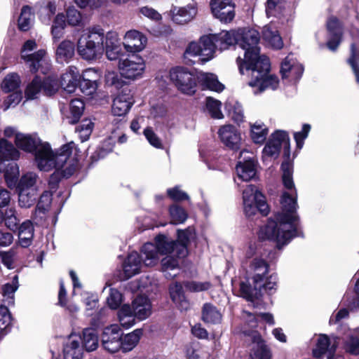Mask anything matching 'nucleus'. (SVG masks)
<instances>
[{"instance_id": "nucleus-14", "label": "nucleus", "mask_w": 359, "mask_h": 359, "mask_svg": "<svg viewBox=\"0 0 359 359\" xmlns=\"http://www.w3.org/2000/svg\"><path fill=\"white\" fill-rule=\"evenodd\" d=\"M121 330L118 325L106 327L101 336L102 346L109 353H117L121 348Z\"/></svg>"}, {"instance_id": "nucleus-30", "label": "nucleus", "mask_w": 359, "mask_h": 359, "mask_svg": "<svg viewBox=\"0 0 359 359\" xmlns=\"http://www.w3.org/2000/svg\"><path fill=\"white\" fill-rule=\"evenodd\" d=\"M170 296L172 302L181 310L187 311L190 306L189 302L186 298L182 286L179 283H174L169 287Z\"/></svg>"}, {"instance_id": "nucleus-40", "label": "nucleus", "mask_w": 359, "mask_h": 359, "mask_svg": "<svg viewBox=\"0 0 359 359\" xmlns=\"http://www.w3.org/2000/svg\"><path fill=\"white\" fill-rule=\"evenodd\" d=\"M268 128L261 121L250 124V137L255 144H262L268 135Z\"/></svg>"}, {"instance_id": "nucleus-8", "label": "nucleus", "mask_w": 359, "mask_h": 359, "mask_svg": "<svg viewBox=\"0 0 359 359\" xmlns=\"http://www.w3.org/2000/svg\"><path fill=\"white\" fill-rule=\"evenodd\" d=\"M243 203L248 217L255 215L257 211L266 216L269 212L264 196L252 184L248 185L243 191Z\"/></svg>"}, {"instance_id": "nucleus-4", "label": "nucleus", "mask_w": 359, "mask_h": 359, "mask_svg": "<svg viewBox=\"0 0 359 359\" xmlns=\"http://www.w3.org/2000/svg\"><path fill=\"white\" fill-rule=\"evenodd\" d=\"M249 269L253 287L242 282L240 284V291L241 295L255 306V301L259 300L264 292L272 294L277 290L278 276L270 270L269 264L261 257L253 258L250 263Z\"/></svg>"}, {"instance_id": "nucleus-49", "label": "nucleus", "mask_w": 359, "mask_h": 359, "mask_svg": "<svg viewBox=\"0 0 359 359\" xmlns=\"http://www.w3.org/2000/svg\"><path fill=\"white\" fill-rule=\"evenodd\" d=\"M39 177L36 173L34 172H27L22 175L18 184H16V189H38L36 183Z\"/></svg>"}, {"instance_id": "nucleus-32", "label": "nucleus", "mask_w": 359, "mask_h": 359, "mask_svg": "<svg viewBox=\"0 0 359 359\" xmlns=\"http://www.w3.org/2000/svg\"><path fill=\"white\" fill-rule=\"evenodd\" d=\"M199 43L202 49V60L207 62L213 58L216 49L217 43L214 35H205L200 38Z\"/></svg>"}, {"instance_id": "nucleus-12", "label": "nucleus", "mask_w": 359, "mask_h": 359, "mask_svg": "<svg viewBox=\"0 0 359 359\" xmlns=\"http://www.w3.org/2000/svg\"><path fill=\"white\" fill-rule=\"evenodd\" d=\"M282 145L284 146L285 152H288L290 149L289 135L284 130H276L270 136L263 149V154L269 157L277 158Z\"/></svg>"}, {"instance_id": "nucleus-13", "label": "nucleus", "mask_w": 359, "mask_h": 359, "mask_svg": "<svg viewBox=\"0 0 359 359\" xmlns=\"http://www.w3.org/2000/svg\"><path fill=\"white\" fill-rule=\"evenodd\" d=\"M280 72L283 80L296 83L303 74L304 67L293 54H289L281 62Z\"/></svg>"}, {"instance_id": "nucleus-54", "label": "nucleus", "mask_w": 359, "mask_h": 359, "mask_svg": "<svg viewBox=\"0 0 359 359\" xmlns=\"http://www.w3.org/2000/svg\"><path fill=\"white\" fill-rule=\"evenodd\" d=\"M359 60V46L353 43L351 46V56L348 59V63L355 74L356 82L359 84V67L358 60Z\"/></svg>"}, {"instance_id": "nucleus-44", "label": "nucleus", "mask_w": 359, "mask_h": 359, "mask_svg": "<svg viewBox=\"0 0 359 359\" xmlns=\"http://www.w3.org/2000/svg\"><path fill=\"white\" fill-rule=\"evenodd\" d=\"M243 318L245 319L246 324L252 329L257 327L258 318L262 319L269 325L274 324L273 317L269 313H262L255 315L250 312L244 311Z\"/></svg>"}, {"instance_id": "nucleus-34", "label": "nucleus", "mask_w": 359, "mask_h": 359, "mask_svg": "<svg viewBox=\"0 0 359 359\" xmlns=\"http://www.w3.org/2000/svg\"><path fill=\"white\" fill-rule=\"evenodd\" d=\"M183 257H179L176 254H169L162 259L161 267L167 278H174L177 273H171L180 269V260Z\"/></svg>"}, {"instance_id": "nucleus-37", "label": "nucleus", "mask_w": 359, "mask_h": 359, "mask_svg": "<svg viewBox=\"0 0 359 359\" xmlns=\"http://www.w3.org/2000/svg\"><path fill=\"white\" fill-rule=\"evenodd\" d=\"M218 49L224 50L229 46L237 44L238 30L222 31L218 34H213Z\"/></svg>"}, {"instance_id": "nucleus-64", "label": "nucleus", "mask_w": 359, "mask_h": 359, "mask_svg": "<svg viewBox=\"0 0 359 359\" xmlns=\"http://www.w3.org/2000/svg\"><path fill=\"white\" fill-rule=\"evenodd\" d=\"M168 196L173 201H180L189 199L187 193L180 189L179 187H175L167 189Z\"/></svg>"}, {"instance_id": "nucleus-19", "label": "nucleus", "mask_w": 359, "mask_h": 359, "mask_svg": "<svg viewBox=\"0 0 359 359\" xmlns=\"http://www.w3.org/2000/svg\"><path fill=\"white\" fill-rule=\"evenodd\" d=\"M147 43V39L142 33L133 29L126 33L123 44L127 52L135 53L144 50Z\"/></svg>"}, {"instance_id": "nucleus-10", "label": "nucleus", "mask_w": 359, "mask_h": 359, "mask_svg": "<svg viewBox=\"0 0 359 359\" xmlns=\"http://www.w3.org/2000/svg\"><path fill=\"white\" fill-rule=\"evenodd\" d=\"M59 85L56 78L48 76L41 80L36 76L29 83L25 90V96L27 99L34 100L39 97L43 93L46 95H52L58 90Z\"/></svg>"}, {"instance_id": "nucleus-45", "label": "nucleus", "mask_w": 359, "mask_h": 359, "mask_svg": "<svg viewBox=\"0 0 359 359\" xmlns=\"http://www.w3.org/2000/svg\"><path fill=\"white\" fill-rule=\"evenodd\" d=\"M83 346L87 351H95L98 346V337L93 328H86L83 331Z\"/></svg>"}, {"instance_id": "nucleus-33", "label": "nucleus", "mask_w": 359, "mask_h": 359, "mask_svg": "<svg viewBox=\"0 0 359 359\" xmlns=\"http://www.w3.org/2000/svg\"><path fill=\"white\" fill-rule=\"evenodd\" d=\"M83 348L80 346L79 338L71 336L64 348L65 359H81Z\"/></svg>"}, {"instance_id": "nucleus-35", "label": "nucleus", "mask_w": 359, "mask_h": 359, "mask_svg": "<svg viewBox=\"0 0 359 359\" xmlns=\"http://www.w3.org/2000/svg\"><path fill=\"white\" fill-rule=\"evenodd\" d=\"M198 81L204 88L209 89L215 92H221L224 86L221 83L216 75L211 73L201 72L197 76Z\"/></svg>"}, {"instance_id": "nucleus-22", "label": "nucleus", "mask_w": 359, "mask_h": 359, "mask_svg": "<svg viewBox=\"0 0 359 359\" xmlns=\"http://www.w3.org/2000/svg\"><path fill=\"white\" fill-rule=\"evenodd\" d=\"M133 102L134 100L130 90L128 88L123 89L114 100L111 109L113 114L117 116L126 115Z\"/></svg>"}, {"instance_id": "nucleus-38", "label": "nucleus", "mask_w": 359, "mask_h": 359, "mask_svg": "<svg viewBox=\"0 0 359 359\" xmlns=\"http://www.w3.org/2000/svg\"><path fill=\"white\" fill-rule=\"evenodd\" d=\"M142 331L140 329H136L132 332L121 336V351L123 353L131 351L139 343Z\"/></svg>"}, {"instance_id": "nucleus-55", "label": "nucleus", "mask_w": 359, "mask_h": 359, "mask_svg": "<svg viewBox=\"0 0 359 359\" xmlns=\"http://www.w3.org/2000/svg\"><path fill=\"white\" fill-rule=\"evenodd\" d=\"M206 107L212 118L221 119L224 117L220 110L221 102L219 101L212 97H207Z\"/></svg>"}, {"instance_id": "nucleus-5", "label": "nucleus", "mask_w": 359, "mask_h": 359, "mask_svg": "<svg viewBox=\"0 0 359 359\" xmlns=\"http://www.w3.org/2000/svg\"><path fill=\"white\" fill-rule=\"evenodd\" d=\"M177 243L164 234H158L154 243H147L142 248V258L146 266L158 264L160 255L176 254Z\"/></svg>"}, {"instance_id": "nucleus-48", "label": "nucleus", "mask_w": 359, "mask_h": 359, "mask_svg": "<svg viewBox=\"0 0 359 359\" xmlns=\"http://www.w3.org/2000/svg\"><path fill=\"white\" fill-rule=\"evenodd\" d=\"M20 76L15 73L8 74L1 84V90L4 93H10L14 91H20L19 90L20 85Z\"/></svg>"}, {"instance_id": "nucleus-60", "label": "nucleus", "mask_w": 359, "mask_h": 359, "mask_svg": "<svg viewBox=\"0 0 359 359\" xmlns=\"http://www.w3.org/2000/svg\"><path fill=\"white\" fill-rule=\"evenodd\" d=\"M123 301L121 293L116 289L111 288L107 302L111 309H116L119 307Z\"/></svg>"}, {"instance_id": "nucleus-62", "label": "nucleus", "mask_w": 359, "mask_h": 359, "mask_svg": "<svg viewBox=\"0 0 359 359\" xmlns=\"http://www.w3.org/2000/svg\"><path fill=\"white\" fill-rule=\"evenodd\" d=\"M310 130L311 126L309 124L305 123L303 125L301 131L294 133V137L296 142L297 148L298 149L300 150L302 149L304 140L307 138Z\"/></svg>"}, {"instance_id": "nucleus-63", "label": "nucleus", "mask_w": 359, "mask_h": 359, "mask_svg": "<svg viewBox=\"0 0 359 359\" xmlns=\"http://www.w3.org/2000/svg\"><path fill=\"white\" fill-rule=\"evenodd\" d=\"M185 287L190 292H198L208 290L210 287L209 282L187 281L184 283Z\"/></svg>"}, {"instance_id": "nucleus-46", "label": "nucleus", "mask_w": 359, "mask_h": 359, "mask_svg": "<svg viewBox=\"0 0 359 359\" xmlns=\"http://www.w3.org/2000/svg\"><path fill=\"white\" fill-rule=\"evenodd\" d=\"M34 18L31 8L28 6H23L18 18V28L23 32L29 30L33 25Z\"/></svg>"}, {"instance_id": "nucleus-9", "label": "nucleus", "mask_w": 359, "mask_h": 359, "mask_svg": "<svg viewBox=\"0 0 359 359\" xmlns=\"http://www.w3.org/2000/svg\"><path fill=\"white\" fill-rule=\"evenodd\" d=\"M170 81L179 90L187 95H192L196 90V77L187 68L176 67L170 70Z\"/></svg>"}, {"instance_id": "nucleus-56", "label": "nucleus", "mask_w": 359, "mask_h": 359, "mask_svg": "<svg viewBox=\"0 0 359 359\" xmlns=\"http://www.w3.org/2000/svg\"><path fill=\"white\" fill-rule=\"evenodd\" d=\"M11 323V316L5 306H0V334L4 335Z\"/></svg>"}, {"instance_id": "nucleus-24", "label": "nucleus", "mask_w": 359, "mask_h": 359, "mask_svg": "<svg viewBox=\"0 0 359 359\" xmlns=\"http://www.w3.org/2000/svg\"><path fill=\"white\" fill-rule=\"evenodd\" d=\"M142 264L144 265L142 258L137 252L130 253L123 264V278L128 279L139 273Z\"/></svg>"}, {"instance_id": "nucleus-18", "label": "nucleus", "mask_w": 359, "mask_h": 359, "mask_svg": "<svg viewBox=\"0 0 359 359\" xmlns=\"http://www.w3.org/2000/svg\"><path fill=\"white\" fill-rule=\"evenodd\" d=\"M243 332L250 337L252 341L250 359H269V351L257 331L245 327Z\"/></svg>"}, {"instance_id": "nucleus-20", "label": "nucleus", "mask_w": 359, "mask_h": 359, "mask_svg": "<svg viewBox=\"0 0 359 359\" xmlns=\"http://www.w3.org/2000/svg\"><path fill=\"white\" fill-rule=\"evenodd\" d=\"M218 135L222 142L229 149L238 150L241 148V134L233 126L225 125L222 126L219 129Z\"/></svg>"}, {"instance_id": "nucleus-6", "label": "nucleus", "mask_w": 359, "mask_h": 359, "mask_svg": "<svg viewBox=\"0 0 359 359\" xmlns=\"http://www.w3.org/2000/svg\"><path fill=\"white\" fill-rule=\"evenodd\" d=\"M104 34L102 29L93 28L84 32L77 41L78 54L86 60H93L104 52Z\"/></svg>"}, {"instance_id": "nucleus-36", "label": "nucleus", "mask_w": 359, "mask_h": 359, "mask_svg": "<svg viewBox=\"0 0 359 359\" xmlns=\"http://www.w3.org/2000/svg\"><path fill=\"white\" fill-rule=\"evenodd\" d=\"M75 46L69 40L62 41L56 50V59L58 62H69L74 55Z\"/></svg>"}, {"instance_id": "nucleus-43", "label": "nucleus", "mask_w": 359, "mask_h": 359, "mask_svg": "<svg viewBox=\"0 0 359 359\" xmlns=\"http://www.w3.org/2000/svg\"><path fill=\"white\" fill-rule=\"evenodd\" d=\"M34 236V228L31 221L24 222L19 227V241L20 245L25 248L30 245Z\"/></svg>"}, {"instance_id": "nucleus-29", "label": "nucleus", "mask_w": 359, "mask_h": 359, "mask_svg": "<svg viewBox=\"0 0 359 359\" xmlns=\"http://www.w3.org/2000/svg\"><path fill=\"white\" fill-rule=\"evenodd\" d=\"M262 38L265 43L274 49H280L283 41L277 29L272 25H266L262 30Z\"/></svg>"}, {"instance_id": "nucleus-31", "label": "nucleus", "mask_w": 359, "mask_h": 359, "mask_svg": "<svg viewBox=\"0 0 359 359\" xmlns=\"http://www.w3.org/2000/svg\"><path fill=\"white\" fill-rule=\"evenodd\" d=\"M51 201L52 194L50 192L44 191L41 195L32 217L36 224H40L45 219V215L49 210Z\"/></svg>"}, {"instance_id": "nucleus-28", "label": "nucleus", "mask_w": 359, "mask_h": 359, "mask_svg": "<svg viewBox=\"0 0 359 359\" xmlns=\"http://www.w3.org/2000/svg\"><path fill=\"white\" fill-rule=\"evenodd\" d=\"M177 237L176 255L179 257H185L188 253L187 245L195 237L194 230L191 227H189L184 231L179 230Z\"/></svg>"}, {"instance_id": "nucleus-11", "label": "nucleus", "mask_w": 359, "mask_h": 359, "mask_svg": "<svg viewBox=\"0 0 359 359\" xmlns=\"http://www.w3.org/2000/svg\"><path fill=\"white\" fill-rule=\"evenodd\" d=\"M118 66L121 75L131 80L141 78L146 68L144 60L135 55L121 57Z\"/></svg>"}, {"instance_id": "nucleus-58", "label": "nucleus", "mask_w": 359, "mask_h": 359, "mask_svg": "<svg viewBox=\"0 0 359 359\" xmlns=\"http://www.w3.org/2000/svg\"><path fill=\"white\" fill-rule=\"evenodd\" d=\"M93 123L90 120L85 119L76 126V131L79 133L81 141L86 140L93 130Z\"/></svg>"}, {"instance_id": "nucleus-59", "label": "nucleus", "mask_w": 359, "mask_h": 359, "mask_svg": "<svg viewBox=\"0 0 359 359\" xmlns=\"http://www.w3.org/2000/svg\"><path fill=\"white\" fill-rule=\"evenodd\" d=\"M67 23L70 26H79L82 21V17L80 12L74 7H69L67 10L65 16Z\"/></svg>"}, {"instance_id": "nucleus-23", "label": "nucleus", "mask_w": 359, "mask_h": 359, "mask_svg": "<svg viewBox=\"0 0 359 359\" xmlns=\"http://www.w3.org/2000/svg\"><path fill=\"white\" fill-rule=\"evenodd\" d=\"M105 39V46H104V50H105L106 55L109 60H115L120 58H126L125 55L122 52V47L120 40L116 33L109 32L104 36Z\"/></svg>"}, {"instance_id": "nucleus-52", "label": "nucleus", "mask_w": 359, "mask_h": 359, "mask_svg": "<svg viewBox=\"0 0 359 359\" xmlns=\"http://www.w3.org/2000/svg\"><path fill=\"white\" fill-rule=\"evenodd\" d=\"M20 175V170L17 163L12 162L7 165L5 169V179L9 187H15Z\"/></svg>"}, {"instance_id": "nucleus-26", "label": "nucleus", "mask_w": 359, "mask_h": 359, "mask_svg": "<svg viewBox=\"0 0 359 359\" xmlns=\"http://www.w3.org/2000/svg\"><path fill=\"white\" fill-rule=\"evenodd\" d=\"M80 79L79 69L74 66H69L61 76L60 85L66 92L72 93L76 90Z\"/></svg>"}, {"instance_id": "nucleus-1", "label": "nucleus", "mask_w": 359, "mask_h": 359, "mask_svg": "<svg viewBox=\"0 0 359 359\" xmlns=\"http://www.w3.org/2000/svg\"><path fill=\"white\" fill-rule=\"evenodd\" d=\"M283 182L287 191L280 198L281 210L260 226L257 235L261 241H271L278 248L287 245L294 238L303 236L297 212V193L292 180V166L289 162L281 165Z\"/></svg>"}, {"instance_id": "nucleus-50", "label": "nucleus", "mask_w": 359, "mask_h": 359, "mask_svg": "<svg viewBox=\"0 0 359 359\" xmlns=\"http://www.w3.org/2000/svg\"><path fill=\"white\" fill-rule=\"evenodd\" d=\"M168 211L170 223L173 224H182L188 217V213L186 210L177 204L170 205Z\"/></svg>"}, {"instance_id": "nucleus-53", "label": "nucleus", "mask_w": 359, "mask_h": 359, "mask_svg": "<svg viewBox=\"0 0 359 359\" xmlns=\"http://www.w3.org/2000/svg\"><path fill=\"white\" fill-rule=\"evenodd\" d=\"M285 0H267L266 2V14L268 17H278L285 6Z\"/></svg>"}, {"instance_id": "nucleus-57", "label": "nucleus", "mask_w": 359, "mask_h": 359, "mask_svg": "<svg viewBox=\"0 0 359 359\" xmlns=\"http://www.w3.org/2000/svg\"><path fill=\"white\" fill-rule=\"evenodd\" d=\"M84 109V104L80 99L72 100L69 104V110L73 116L72 123H76L80 118Z\"/></svg>"}, {"instance_id": "nucleus-41", "label": "nucleus", "mask_w": 359, "mask_h": 359, "mask_svg": "<svg viewBox=\"0 0 359 359\" xmlns=\"http://www.w3.org/2000/svg\"><path fill=\"white\" fill-rule=\"evenodd\" d=\"M19 205L22 208H29L36 201L38 189H17Z\"/></svg>"}, {"instance_id": "nucleus-21", "label": "nucleus", "mask_w": 359, "mask_h": 359, "mask_svg": "<svg viewBox=\"0 0 359 359\" xmlns=\"http://www.w3.org/2000/svg\"><path fill=\"white\" fill-rule=\"evenodd\" d=\"M197 14V8L194 4L185 6H172L170 11L172 20L178 25H184L191 22Z\"/></svg>"}, {"instance_id": "nucleus-25", "label": "nucleus", "mask_w": 359, "mask_h": 359, "mask_svg": "<svg viewBox=\"0 0 359 359\" xmlns=\"http://www.w3.org/2000/svg\"><path fill=\"white\" fill-rule=\"evenodd\" d=\"M327 29L330 35L327 46L330 50L334 51L340 44L342 35L339 20L336 18H329L327 22Z\"/></svg>"}, {"instance_id": "nucleus-7", "label": "nucleus", "mask_w": 359, "mask_h": 359, "mask_svg": "<svg viewBox=\"0 0 359 359\" xmlns=\"http://www.w3.org/2000/svg\"><path fill=\"white\" fill-rule=\"evenodd\" d=\"M36 48L37 45L34 40L29 39L25 41L21 49V58L29 65L32 72L40 70L43 74H46L50 66V60L43 49L31 53Z\"/></svg>"}, {"instance_id": "nucleus-39", "label": "nucleus", "mask_w": 359, "mask_h": 359, "mask_svg": "<svg viewBox=\"0 0 359 359\" xmlns=\"http://www.w3.org/2000/svg\"><path fill=\"white\" fill-rule=\"evenodd\" d=\"M18 287L19 283L18 275H15L12 278L11 283H7L1 286V292L4 297V301L7 302L8 304H13L15 292L18 290Z\"/></svg>"}, {"instance_id": "nucleus-51", "label": "nucleus", "mask_w": 359, "mask_h": 359, "mask_svg": "<svg viewBox=\"0 0 359 359\" xmlns=\"http://www.w3.org/2000/svg\"><path fill=\"white\" fill-rule=\"evenodd\" d=\"M225 109L229 111V115L234 121L242 122L244 118L242 105L235 100L228 101L225 104Z\"/></svg>"}, {"instance_id": "nucleus-17", "label": "nucleus", "mask_w": 359, "mask_h": 359, "mask_svg": "<svg viewBox=\"0 0 359 359\" xmlns=\"http://www.w3.org/2000/svg\"><path fill=\"white\" fill-rule=\"evenodd\" d=\"M338 338L330 339L326 334L318 336L316 346L313 351V356L316 358H321L324 354H327V359H334L333 355L338 345ZM336 359H343L339 356Z\"/></svg>"}, {"instance_id": "nucleus-16", "label": "nucleus", "mask_w": 359, "mask_h": 359, "mask_svg": "<svg viewBox=\"0 0 359 359\" xmlns=\"http://www.w3.org/2000/svg\"><path fill=\"white\" fill-rule=\"evenodd\" d=\"M210 8L213 15L221 22H231L234 16V5L232 0H211Z\"/></svg>"}, {"instance_id": "nucleus-27", "label": "nucleus", "mask_w": 359, "mask_h": 359, "mask_svg": "<svg viewBox=\"0 0 359 359\" xmlns=\"http://www.w3.org/2000/svg\"><path fill=\"white\" fill-rule=\"evenodd\" d=\"M133 307L134 315L139 320H144L151 313V302L146 296H137L133 302Z\"/></svg>"}, {"instance_id": "nucleus-42", "label": "nucleus", "mask_w": 359, "mask_h": 359, "mask_svg": "<svg viewBox=\"0 0 359 359\" xmlns=\"http://www.w3.org/2000/svg\"><path fill=\"white\" fill-rule=\"evenodd\" d=\"M202 319L207 323L216 324L221 321L222 314L212 304L206 303L203 306Z\"/></svg>"}, {"instance_id": "nucleus-47", "label": "nucleus", "mask_w": 359, "mask_h": 359, "mask_svg": "<svg viewBox=\"0 0 359 359\" xmlns=\"http://www.w3.org/2000/svg\"><path fill=\"white\" fill-rule=\"evenodd\" d=\"M344 348L346 352L352 355L359 354V331L358 330L348 332L344 343Z\"/></svg>"}, {"instance_id": "nucleus-61", "label": "nucleus", "mask_w": 359, "mask_h": 359, "mask_svg": "<svg viewBox=\"0 0 359 359\" xmlns=\"http://www.w3.org/2000/svg\"><path fill=\"white\" fill-rule=\"evenodd\" d=\"M11 93L8 95L3 102L2 108L4 111H6L11 107H15L22 100L21 91L11 92Z\"/></svg>"}, {"instance_id": "nucleus-2", "label": "nucleus", "mask_w": 359, "mask_h": 359, "mask_svg": "<svg viewBox=\"0 0 359 359\" xmlns=\"http://www.w3.org/2000/svg\"><path fill=\"white\" fill-rule=\"evenodd\" d=\"M259 34L255 29L242 28L238 29L237 45L245 50L244 59L237 58L240 73H250L249 86L255 94L262 93L267 89L276 90L279 86L278 78L269 74L270 62L268 57L260 55L259 46Z\"/></svg>"}, {"instance_id": "nucleus-3", "label": "nucleus", "mask_w": 359, "mask_h": 359, "mask_svg": "<svg viewBox=\"0 0 359 359\" xmlns=\"http://www.w3.org/2000/svg\"><path fill=\"white\" fill-rule=\"evenodd\" d=\"M16 146L34 155L38 168L44 172L55 170L54 175L68 178L78 169L76 158V147L74 142L62 146L53 151L48 142H42L36 135L17 133L15 136Z\"/></svg>"}, {"instance_id": "nucleus-15", "label": "nucleus", "mask_w": 359, "mask_h": 359, "mask_svg": "<svg viewBox=\"0 0 359 359\" xmlns=\"http://www.w3.org/2000/svg\"><path fill=\"white\" fill-rule=\"evenodd\" d=\"M250 154L246 150L240 152L238 161L236 166L237 178L242 181L248 182L255 177L256 163L252 156H246Z\"/></svg>"}]
</instances>
